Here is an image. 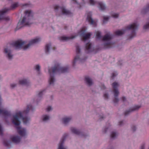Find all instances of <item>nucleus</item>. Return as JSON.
<instances>
[{
  "instance_id": "obj_1",
  "label": "nucleus",
  "mask_w": 149,
  "mask_h": 149,
  "mask_svg": "<svg viewBox=\"0 0 149 149\" xmlns=\"http://www.w3.org/2000/svg\"><path fill=\"white\" fill-rule=\"evenodd\" d=\"M30 110H33V107L31 105H29L27 106L26 110L22 112L19 111L16 113L15 115L13 116V123L15 125L18 126L20 123L19 119H22L24 124H26L28 123L30 119L27 117V113Z\"/></svg>"
},
{
  "instance_id": "obj_2",
  "label": "nucleus",
  "mask_w": 149,
  "mask_h": 149,
  "mask_svg": "<svg viewBox=\"0 0 149 149\" xmlns=\"http://www.w3.org/2000/svg\"><path fill=\"white\" fill-rule=\"evenodd\" d=\"M24 14L25 16L18 22L15 31L25 26H29L32 23L33 14L32 11L31 10H26Z\"/></svg>"
},
{
  "instance_id": "obj_3",
  "label": "nucleus",
  "mask_w": 149,
  "mask_h": 149,
  "mask_svg": "<svg viewBox=\"0 0 149 149\" xmlns=\"http://www.w3.org/2000/svg\"><path fill=\"white\" fill-rule=\"evenodd\" d=\"M68 70L67 67H61L60 64L58 63L56 64L51 71L50 69L49 70V72L50 74V77L49 81L50 84H53L55 79L54 74L55 73H63L67 72Z\"/></svg>"
},
{
  "instance_id": "obj_4",
  "label": "nucleus",
  "mask_w": 149,
  "mask_h": 149,
  "mask_svg": "<svg viewBox=\"0 0 149 149\" xmlns=\"http://www.w3.org/2000/svg\"><path fill=\"white\" fill-rule=\"evenodd\" d=\"M40 41V38H38L33 39L30 41L29 43L27 45L24 46L25 44L24 41L22 40H17L12 43L11 45L15 47L16 49H20L23 48L24 50L28 49L32 45L37 43Z\"/></svg>"
},
{
  "instance_id": "obj_5",
  "label": "nucleus",
  "mask_w": 149,
  "mask_h": 149,
  "mask_svg": "<svg viewBox=\"0 0 149 149\" xmlns=\"http://www.w3.org/2000/svg\"><path fill=\"white\" fill-rule=\"evenodd\" d=\"M138 25L136 23H134L132 24H130L126 26L125 29H123L122 30H118L116 31L114 33L117 36H121L123 34L125 31L127 30H131L132 32L131 35L130 36V38L131 39L135 36L136 35L135 31L137 29Z\"/></svg>"
},
{
  "instance_id": "obj_6",
  "label": "nucleus",
  "mask_w": 149,
  "mask_h": 149,
  "mask_svg": "<svg viewBox=\"0 0 149 149\" xmlns=\"http://www.w3.org/2000/svg\"><path fill=\"white\" fill-rule=\"evenodd\" d=\"M18 6V3H16L12 4L9 9L5 8L2 10H0V20H3L6 21L9 20V18L8 17L5 16V13L9 10L14 9L17 7Z\"/></svg>"
},
{
  "instance_id": "obj_7",
  "label": "nucleus",
  "mask_w": 149,
  "mask_h": 149,
  "mask_svg": "<svg viewBox=\"0 0 149 149\" xmlns=\"http://www.w3.org/2000/svg\"><path fill=\"white\" fill-rule=\"evenodd\" d=\"M112 36L109 33H107L102 38V40L104 41H107V43L104 44V46L105 48H109L112 47V43L110 42Z\"/></svg>"
},
{
  "instance_id": "obj_8",
  "label": "nucleus",
  "mask_w": 149,
  "mask_h": 149,
  "mask_svg": "<svg viewBox=\"0 0 149 149\" xmlns=\"http://www.w3.org/2000/svg\"><path fill=\"white\" fill-rule=\"evenodd\" d=\"M54 9L56 12L60 10L63 14L69 16H71L72 15V13L66 10L64 6L60 7L57 5H56L54 7Z\"/></svg>"
},
{
  "instance_id": "obj_9",
  "label": "nucleus",
  "mask_w": 149,
  "mask_h": 149,
  "mask_svg": "<svg viewBox=\"0 0 149 149\" xmlns=\"http://www.w3.org/2000/svg\"><path fill=\"white\" fill-rule=\"evenodd\" d=\"M118 86V84L117 82H114L112 84L113 91L115 97L113 101L115 103H117L119 101V99L117 97L119 94V92L117 89Z\"/></svg>"
},
{
  "instance_id": "obj_10",
  "label": "nucleus",
  "mask_w": 149,
  "mask_h": 149,
  "mask_svg": "<svg viewBox=\"0 0 149 149\" xmlns=\"http://www.w3.org/2000/svg\"><path fill=\"white\" fill-rule=\"evenodd\" d=\"M76 52L77 56L74 58L72 62V65L73 66L75 65V63L77 61H79V62L82 61V59H81L79 56V54L80 53V49L78 45L76 46Z\"/></svg>"
},
{
  "instance_id": "obj_11",
  "label": "nucleus",
  "mask_w": 149,
  "mask_h": 149,
  "mask_svg": "<svg viewBox=\"0 0 149 149\" xmlns=\"http://www.w3.org/2000/svg\"><path fill=\"white\" fill-rule=\"evenodd\" d=\"M89 3L91 5L98 4L99 7L101 10H104L106 8L105 5L102 2L95 1L93 0H89Z\"/></svg>"
},
{
  "instance_id": "obj_12",
  "label": "nucleus",
  "mask_w": 149,
  "mask_h": 149,
  "mask_svg": "<svg viewBox=\"0 0 149 149\" xmlns=\"http://www.w3.org/2000/svg\"><path fill=\"white\" fill-rule=\"evenodd\" d=\"M87 14V20L92 25L94 26H95L96 25V23L93 19L91 17L92 13L90 12H88Z\"/></svg>"
},
{
  "instance_id": "obj_13",
  "label": "nucleus",
  "mask_w": 149,
  "mask_h": 149,
  "mask_svg": "<svg viewBox=\"0 0 149 149\" xmlns=\"http://www.w3.org/2000/svg\"><path fill=\"white\" fill-rule=\"evenodd\" d=\"M68 135L67 134H65L63 136L59 143V145L58 149H66L63 146V144L64 141L67 136Z\"/></svg>"
},
{
  "instance_id": "obj_14",
  "label": "nucleus",
  "mask_w": 149,
  "mask_h": 149,
  "mask_svg": "<svg viewBox=\"0 0 149 149\" xmlns=\"http://www.w3.org/2000/svg\"><path fill=\"white\" fill-rule=\"evenodd\" d=\"M16 128L18 134L21 136H24L26 135V130L24 128H22L19 127H16Z\"/></svg>"
},
{
  "instance_id": "obj_15",
  "label": "nucleus",
  "mask_w": 149,
  "mask_h": 149,
  "mask_svg": "<svg viewBox=\"0 0 149 149\" xmlns=\"http://www.w3.org/2000/svg\"><path fill=\"white\" fill-rule=\"evenodd\" d=\"M4 52L7 55V56L9 60H11L13 57V55L11 54L12 52L11 50L8 48L4 49Z\"/></svg>"
},
{
  "instance_id": "obj_16",
  "label": "nucleus",
  "mask_w": 149,
  "mask_h": 149,
  "mask_svg": "<svg viewBox=\"0 0 149 149\" xmlns=\"http://www.w3.org/2000/svg\"><path fill=\"white\" fill-rule=\"evenodd\" d=\"M0 115L5 116H8L10 115V112L7 111L5 109H0Z\"/></svg>"
},
{
  "instance_id": "obj_17",
  "label": "nucleus",
  "mask_w": 149,
  "mask_h": 149,
  "mask_svg": "<svg viewBox=\"0 0 149 149\" xmlns=\"http://www.w3.org/2000/svg\"><path fill=\"white\" fill-rule=\"evenodd\" d=\"M10 139L13 142L17 143L20 141L21 138L18 136H15L12 137Z\"/></svg>"
},
{
  "instance_id": "obj_18",
  "label": "nucleus",
  "mask_w": 149,
  "mask_h": 149,
  "mask_svg": "<svg viewBox=\"0 0 149 149\" xmlns=\"http://www.w3.org/2000/svg\"><path fill=\"white\" fill-rule=\"evenodd\" d=\"M140 107L141 106H140L135 105L132 109H130L129 110L126 111L124 113V114L125 116H126L130 112L138 110Z\"/></svg>"
},
{
  "instance_id": "obj_19",
  "label": "nucleus",
  "mask_w": 149,
  "mask_h": 149,
  "mask_svg": "<svg viewBox=\"0 0 149 149\" xmlns=\"http://www.w3.org/2000/svg\"><path fill=\"white\" fill-rule=\"evenodd\" d=\"M92 45L89 42L86 44L85 46V50L87 53L91 52Z\"/></svg>"
},
{
  "instance_id": "obj_20",
  "label": "nucleus",
  "mask_w": 149,
  "mask_h": 149,
  "mask_svg": "<svg viewBox=\"0 0 149 149\" xmlns=\"http://www.w3.org/2000/svg\"><path fill=\"white\" fill-rule=\"evenodd\" d=\"M81 35L82 40L84 41L90 38L91 34L90 33H88L87 34L83 33L81 34Z\"/></svg>"
},
{
  "instance_id": "obj_21",
  "label": "nucleus",
  "mask_w": 149,
  "mask_h": 149,
  "mask_svg": "<svg viewBox=\"0 0 149 149\" xmlns=\"http://www.w3.org/2000/svg\"><path fill=\"white\" fill-rule=\"evenodd\" d=\"M76 36H72L71 37L62 36L59 38V39L61 41H67L70 39H72L75 38Z\"/></svg>"
},
{
  "instance_id": "obj_22",
  "label": "nucleus",
  "mask_w": 149,
  "mask_h": 149,
  "mask_svg": "<svg viewBox=\"0 0 149 149\" xmlns=\"http://www.w3.org/2000/svg\"><path fill=\"white\" fill-rule=\"evenodd\" d=\"M19 83L20 84L27 86L29 84V81L26 79H23L19 81Z\"/></svg>"
},
{
  "instance_id": "obj_23",
  "label": "nucleus",
  "mask_w": 149,
  "mask_h": 149,
  "mask_svg": "<svg viewBox=\"0 0 149 149\" xmlns=\"http://www.w3.org/2000/svg\"><path fill=\"white\" fill-rule=\"evenodd\" d=\"M85 81L86 84L89 86L91 85L92 84V82L91 79L88 77H86Z\"/></svg>"
},
{
  "instance_id": "obj_24",
  "label": "nucleus",
  "mask_w": 149,
  "mask_h": 149,
  "mask_svg": "<svg viewBox=\"0 0 149 149\" xmlns=\"http://www.w3.org/2000/svg\"><path fill=\"white\" fill-rule=\"evenodd\" d=\"M71 132L77 135H79L80 134V132L79 130H77L76 128L72 127L71 128Z\"/></svg>"
},
{
  "instance_id": "obj_25",
  "label": "nucleus",
  "mask_w": 149,
  "mask_h": 149,
  "mask_svg": "<svg viewBox=\"0 0 149 149\" xmlns=\"http://www.w3.org/2000/svg\"><path fill=\"white\" fill-rule=\"evenodd\" d=\"M71 120V118L70 117H66L62 119L63 123L65 124H67Z\"/></svg>"
},
{
  "instance_id": "obj_26",
  "label": "nucleus",
  "mask_w": 149,
  "mask_h": 149,
  "mask_svg": "<svg viewBox=\"0 0 149 149\" xmlns=\"http://www.w3.org/2000/svg\"><path fill=\"white\" fill-rule=\"evenodd\" d=\"M51 43L47 44L45 47V52L46 54L48 53L49 51L50 47L51 46Z\"/></svg>"
},
{
  "instance_id": "obj_27",
  "label": "nucleus",
  "mask_w": 149,
  "mask_h": 149,
  "mask_svg": "<svg viewBox=\"0 0 149 149\" xmlns=\"http://www.w3.org/2000/svg\"><path fill=\"white\" fill-rule=\"evenodd\" d=\"M146 10H149V4L148 6L145 9ZM149 28V23L143 26V28L145 29H147Z\"/></svg>"
},
{
  "instance_id": "obj_28",
  "label": "nucleus",
  "mask_w": 149,
  "mask_h": 149,
  "mask_svg": "<svg viewBox=\"0 0 149 149\" xmlns=\"http://www.w3.org/2000/svg\"><path fill=\"white\" fill-rule=\"evenodd\" d=\"M10 143L9 142L4 140L3 141V144L4 145L7 147L8 148H10V147L9 146L10 145Z\"/></svg>"
},
{
  "instance_id": "obj_29",
  "label": "nucleus",
  "mask_w": 149,
  "mask_h": 149,
  "mask_svg": "<svg viewBox=\"0 0 149 149\" xmlns=\"http://www.w3.org/2000/svg\"><path fill=\"white\" fill-rule=\"evenodd\" d=\"M96 37L97 38L99 39L101 38V33L99 31H97L96 32Z\"/></svg>"
},
{
  "instance_id": "obj_30",
  "label": "nucleus",
  "mask_w": 149,
  "mask_h": 149,
  "mask_svg": "<svg viewBox=\"0 0 149 149\" xmlns=\"http://www.w3.org/2000/svg\"><path fill=\"white\" fill-rule=\"evenodd\" d=\"M49 116H48L45 115L43 116L42 120L43 121H46L49 119Z\"/></svg>"
},
{
  "instance_id": "obj_31",
  "label": "nucleus",
  "mask_w": 149,
  "mask_h": 149,
  "mask_svg": "<svg viewBox=\"0 0 149 149\" xmlns=\"http://www.w3.org/2000/svg\"><path fill=\"white\" fill-rule=\"evenodd\" d=\"M117 134L115 132H111V137L112 139L114 138L117 136Z\"/></svg>"
},
{
  "instance_id": "obj_32",
  "label": "nucleus",
  "mask_w": 149,
  "mask_h": 149,
  "mask_svg": "<svg viewBox=\"0 0 149 149\" xmlns=\"http://www.w3.org/2000/svg\"><path fill=\"white\" fill-rule=\"evenodd\" d=\"M72 3H76L77 5V6L79 8H80L81 7V4L80 3H78L77 1L75 0H72Z\"/></svg>"
},
{
  "instance_id": "obj_33",
  "label": "nucleus",
  "mask_w": 149,
  "mask_h": 149,
  "mask_svg": "<svg viewBox=\"0 0 149 149\" xmlns=\"http://www.w3.org/2000/svg\"><path fill=\"white\" fill-rule=\"evenodd\" d=\"M109 19V17H104L103 22L105 23Z\"/></svg>"
},
{
  "instance_id": "obj_34",
  "label": "nucleus",
  "mask_w": 149,
  "mask_h": 149,
  "mask_svg": "<svg viewBox=\"0 0 149 149\" xmlns=\"http://www.w3.org/2000/svg\"><path fill=\"white\" fill-rule=\"evenodd\" d=\"M40 67L38 65H36L35 66V69L37 71H39L40 70Z\"/></svg>"
},
{
  "instance_id": "obj_35",
  "label": "nucleus",
  "mask_w": 149,
  "mask_h": 149,
  "mask_svg": "<svg viewBox=\"0 0 149 149\" xmlns=\"http://www.w3.org/2000/svg\"><path fill=\"white\" fill-rule=\"evenodd\" d=\"M3 134V130L1 125L0 124V135H2Z\"/></svg>"
},
{
  "instance_id": "obj_36",
  "label": "nucleus",
  "mask_w": 149,
  "mask_h": 149,
  "mask_svg": "<svg viewBox=\"0 0 149 149\" xmlns=\"http://www.w3.org/2000/svg\"><path fill=\"white\" fill-rule=\"evenodd\" d=\"M44 91V90H43V91H41L40 92H39V94H38V97H41L42 96V95Z\"/></svg>"
},
{
  "instance_id": "obj_37",
  "label": "nucleus",
  "mask_w": 149,
  "mask_h": 149,
  "mask_svg": "<svg viewBox=\"0 0 149 149\" xmlns=\"http://www.w3.org/2000/svg\"><path fill=\"white\" fill-rule=\"evenodd\" d=\"M112 16L113 17L116 18L118 17V15L117 13H114L112 15Z\"/></svg>"
},
{
  "instance_id": "obj_38",
  "label": "nucleus",
  "mask_w": 149,
  "mask_h": 149,
  "mask_svg": "<svg viewBox=\"0 0 149 149\" xmlns=\"http://www.w3.org/2000/svg\"><path fill=\"white\" fill-rule=\"evenodd\" d=\"M52 109V107L50 106H49L46 109V111H49Z\"/></svg>"
},
{
  "instance_id": "obj_39",
  "label": "nucleus",
  "mask_w": 149,
  "mask_h": 149,
  "mask_svg": "<svg viewBox=\"0 0 149 149\" xmlns=\"http://www.w3.org/2000/svg\"><path fill=\"white\" fill-rule=\"evenodd\" d=\"M16 86V85L15 84H11V85H10V87H11V88H13L14 87Z\"/></svg>"
},
{
  "instance_id": "obj_40",
  "label": "nucleus",
  "mask_w": 149,
  "mask_h": 149,
  "mask_svg": "<svg viewBox=\"0 0 149 149\" xmlns=\"http://www.w3.org/2000/svg\"><path fill=\"white\" fill-rule=\"evenodd\" d=\"M104 96L105 99H107L108 97V94L106 93H105L104 95Z\"/></svg>"
},
{
  "instance_id": "obj_41",
  "label": "nucleus",
  "mask_w": 149,
  "mask_h": 149,
  "mask_svg": "<svg viewBox=\"0 0 149 149\" xmlns=\"http://www.w3.org/2000/svg\"><path fill=\"white\" fill-rule=\"evenodd\" d=\"M136 128L133 125L132 127V130L134 132L136 130Z\"/></svg>"
},
{
  "instance_id": "obj_42",
  "label": "nucleus",
  "mask_w": 149,
  "mask_h": 149,
  "mask_svg": "<svg viewBox=\"0 0 149 149\" xmlns=\"http://www.w3.org/2000/svg\"><path fill=\"white\" fill-rule=\"evenodd\" d=\"M117 75V74L116 72L113 73L112 74V77L113 78L114 77L116 76Z\"/></svg>"
},
{
  "instance_id": "obj_43",
  "label": "nucleus",
  "mask_w": 149,
  "mask_h": 149,
  "mask_svg": "<svg viewBox=\"0 0 149 149\" xmlns=\"http://www.w3.org/2000/svg\"><path fill=\"white\" fill-rule=\"evenodd\" d=\"M123 123V121H120L119 122V125H122V124Z\"/></svg>"
},
{
  "instance_id": "obj_44",
  "label": "nucleus",
  "mask_w": 149,
  "mask_h": 149,
  "mask_svg": "<svg viewBox=\"0 0 149 149\" xmlns=\"http://www.w3.org/2000/svg\"><path fill=\"white\" fill-rule=\"evenodd\" d=\"M122 100L123 102H124L126 100V99L125 97H122Z\"/></svg>"
},
{
  "instance_id": "obj_45",
  "label": "nucleus",
  "mask_w": 149,
  "mask_h": 149,
  "mask_svg": "<svg viewBox=\"0 0 149 149\" xmlns=\"http://www.w3.org/2000/svg\"><path fill=\"white\" fill-rule=\"evenodd\" d=\"M140 149H144V144L141 146Z\"/></svg>"
},
{
  "instance_id": "obj_46",
  "label": "nucleus",
  "mask_w": 149,
  "mask_h": 149,
  "mask_svg": "<svg viewBox=\"0 0 149 149\" xmlns=\"http://www.w3.org/2000/svg\"><path fill=\"white\" fill-rule=\"evenodd\" d=\"M105 88V87L104 85H102V87H101V89H104Z\"/></svg>"
},
{
  "instance_id": "obj_47",
  "label": "nucleus",
  "mask_w": 149,
  "mask_h": 149,
  "mask_svg": "<svg viewBox=\"0 0 149 149\" xmlns=\"http://www.w3.org/2000/svg\"><path fill=\"white\" fill-rule=\"evenodd\" d=\"M1 96H0V106L1 105Z\"/></svg>"
},
{
  "instance_id": "obj_48",
  "label": "nucleus",
  "mask_w": 149,
  "mask_h": 149,
  "mask_svg": "<svg viewBox=\"0 0 149 149\" xmlns=\"http://www.w3.org/2000/svg\"><path fill=\"white\" fill-rule=\"evenodd\" d=\"M28 4H26L23 5V6H27Z\"/></svg>"
},
{
  "instance_id": "obj_49",
  "label": "nucleus",
  "mask_w": 149,
  "mask_h": 149,
  "mask_svg": "<svg viewBox=\"0 0 149 149\" xmlns=\"http://www.w3.org/2000/svg\"><path fill=\"white\" fill-rule=\"evenodd\" d=\"M85 32V31H84V30H83V29H82L81 31V32Z\"/></svg>"
},
{
  "instance_id": "obj_50",
  "label": "nucleus",
  "mask_w": 149,
  "mask_h": 149,
  "mask_svg": "<svg viewBox=\"0 0 149 149\" xmlns=\"http://www.w3.org/2000/svg\"><path fill=\"white\" fill-rule=\"evenodd\" d=\"M53 48V50H55V47H53V48Z\"/></svg>"
},
{
  "instance_id": "obj_51",
  "label": "nucleus",
  "mask_w": 149,
  "mask_h": 149,
  "mask_svg": "<svg viewBox=\"0 0 149 149\" xmlns=\"http://www.w3.org/2000/svg\"><path fill=\"white\" fill-rule=\"evenodd\" d=\"M0 107H1V109H3L2 108V107H1V105L0 106Z\"/></svg>"
},
{
  "instance_id": "obj_52",
  "label": "nucleus",
  "mask_w": 149,
  "mask_h": 149,
  "mask_svg": "<svg viewBox=\"0 0 149 149\" xmlns=\"http://www.w3.org/2000/svg\"><path fill=\"white\" fill-rule=\"evenodd\" d=\"M65 28V29H66V28L65 27V28Z\"/></svg>"
},
{
  "instance_id": "obj_53",
  "label": "nucleus",
  "mask_w": 149,
  "mask_h": 149,
  "mask_svg": "<svg viewBox=\"0 0 149 149\" xmlns=\"http://www.w3.org/2000/svg\"><path fill=\"white\" fill-rule=\"evenodd\" d=\"M106 131H107V130H105V132H106Z\"/></svg>"
}]
</instances>
